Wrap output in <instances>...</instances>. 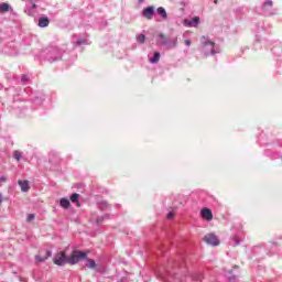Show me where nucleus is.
Listing matches in <instances>:
<instances>
[{
	"mask_svg": "<svg viewBox=\"0 0 282 282\" xmlns=\"http://www.w3.org/2000/svg\"><path fill=\"white\" fill-rule=\"evenodd\" d=\"M185 28H197L199 25V17H194L191 20H184Z\"/></svg>",
	"mask_w": 282,
	"mask_h": 282,
	"instance_id": "obj_8",
	"label": "nucleus"
},
{
	"mask_svg": "<svg viewBox=\"0 0 282 282\" xmlns=\"http://www.w3.org/2000/svg\"><path fill=\"white\" fill-rule=\"evenodd\" d=\"M0 204H3V194L0 193Z\"/></svg>",
	"mask_w": 282,
	"mask_h": 282,
	"instance_id": "obj_32",
	"label": "nucleus"
},
{
	"mask_svg": "<svg viewBox=\"0 0 282 282\" xmlns=\"http://www.w3.org/2000/svg\"><path fill=\"white\" fill-rule=\"evenodd\" d=\"M234 278H229V281H231Z\"/></svg>",
	"mask_w": 282,
	"mask_h": 282,
	"instance_id": "obj_40",
	"label": "nucleus"
},
{
	"mask_svg": "<svg viewBox=\"0 0 282 282\" xmlns=\"http://www.w3.org/2000/svg\"><path fill=\"white\" fill-rule=\"evenodd\" d=\"M137 42H139L140 45H144V43L147 42V35L144 34L137 35Z\"/></svg>",
	"mask_w": 282,
	"mask_h": 282,
	"instance_id": "obj_19",
	"label": "nucleus"
},
{
	"mask_svg": "<svg viewBox=\"0 0 282 282\" xmlns=\"http://www.w3.org/2000/svg\"><path fill=\"white\" fill-rule=\"evenodd\" d=\"M87 259V252L80 250H74L70 256H68L69 265H76V263H80V261Z\"/></svg>",
	"mask_w": 282,
	"mask_h": 282,
	"instance_id": "obj_3",
	"label": "nucleus"
},
{
	"mask_svg": "<svg viewBox=\"0 0 282 282\" xmlns=\"http://www.w3.org/2000/svg\"><path fill=\"white\" fill-rule=\"evenodd\" d=\"M59 206H61L62 208H65V209L69 208V206H70L69 199H67V198H61V199H59Z\"/></svg>",
	"mask_w": 282,
	"mask_h": 282,
	"instance_id": "obj_15",
	"label": "nucleus"
},
{
	"mask_svg": "<svg viewBox=\"0 0 282 282\" xmlns=\"http://www.w3.org/2000/svg\"><path fill=\"white\" fill-rule=\"evenodd\" d=\"M13 158L14 160H17V162H21L22 158H23V152L15 150L13 151Z\"/></svg>",
	"mask_w": 282,
	"mask_h": 282,
	"instance_id": "obj_16",
	"label": "nucleus"
},
{
	"mask_svg": "<svg viewBox=\"0 0 282 282\" xmlns=\"http://www.w3.org/2000/svg\"><path fill=\"white\" fill-rule=\"evenodd\" d=\"M278 254H279V257H282V250L281 249H279Z\"/></svg>",
	"mask_w": 282,
	"mask_h": 282,
	"instance_id": "obj_35",
	"label": "nucleus"
},
{
	"mask_svg": "<svg viewBox=\"0 0 282 282\" xmlns=\"http://www.w3.org/2000/svg\"><path fill=\"white\" fill-rule=\"evenodd\" d=\"M160 56H161L160 52H154L153 57L150 58V63L152 65H155V64L160 63Z\"/></svg>",
	"mask_w": 282,
	"mask_h": 282,
	"instance_id": "obj_14",
	"label": "nucleus"
},
{
	"mask_svg": "<svg viewBox=\"0 0 282 282\" xmlns=\"http://www.w3.org/2000/svg\"><path fill=\"white\" fill-rule=\"evenodd\" d=\"M202 39H203V41H206V36H203Z\"/></svg>",
	"mask_w": 282,
	"mask_h": 282,
	"instance_id": "obj_37",
	"label": "nucleus"
},
{
	"mask_svg": "<svg viewBox=\"0 0 282 282\" xmlns=\"http://www.w3.org/2000/svg\"><path fill=\"white\" fill-rule=\"evenodd\" d=\"M173 217H175V215L173 213L167 214V219H173Z\"/></svg>",
	"mask_w": 282,
	"mask_h": 282,
	"instance_id": "obj_29",
	"label": "nucleus"
},
{
	"mask_svg": "<svg viewBox=\"0 0 282 282\" xmlns=\"http://www.w3.org/2000/svg\"><path fill=\"white\" fill-rule=\"evenodd\" d=\"M272 6H273L272 0H265L262 8L263 10H265V8H272Z\"/></svg>",
	"mask_w": 282,
	"mask_h": 282,
	"instance_id": "obj_22",
	"label": "nucleus"
},
{
	"mask_svg": "<svg viewBox=\"0 0 282 282\" xmlns=\"http://www.w3.org/2000/svg\"><path fill=\"white\" fill-rule=\"evenodd\" d=\"M0 182H8V177H6V175H1L0 176Z\"/></svg>",
	"mask_w": 282,
	"mask_h": 282,
	"instance_id": "obj_26",
	"label": "nucleus"
},
{
	"mask_svg": "<svg viewBox=\"0 0 282 282\" xmlns=\"http://www.w3.org/2000/svg\"><path fill=\"white\" fill-rule=\"evenodd\" d=\"M156 12H158V14H160V17H162V19L164 21H166V19H169V14L166 13V9H164L163 7H159L156 9Z\"/></svg>",
	"mask_w": 282,
	"mask_h": 282,
	"instance_id": "obj_13",
	"label": "nucleus"
},
{
	"mask_svg": "<svg viewBox=\"0 0 282 282\" xmlns=\"http://www.w3.org/2000/svg\"><path fill=\"white\" fill-rule=\"evenodd\" d=\"M19 186L21 187L22 193H28L30 191V182L19 181Z\"/></svg>",
	"mask_w": 282,
	"mask_h": 282,
	"instance_id": "obj_12",
	"label": "nucleus"
},
{
	"mask_svg": "<svg viewBox=\"0 0 282 282\" xmlns=\"http://www.w3.org/2000/svg\"><path fill=\"white\" fill-rule=\"evenodd\" d=\"M96 260L94 259H88L87 260V264H86V268H89L90 270H96Z\"/></svg>",
	"mask_w": 282,
	"mask_h": 282,
	"instance_id": "obj_17",
	"label": "nucleus"
},
{
	"mask_svg": "<svg viewBox=\"0 0 282 282\" xmlns=\"http://www.w3.org/2000/svg\"><path fill=\"white\" fill-rule=\"evenodd\" d=\"M203 240L205 241V243H207V246H213V247L219 246L220 243L219 238L215 234L205 235Z\"/></svg>",
	"mask_w": 282,
	"mask_h": 282,
	"instance_id": "obj_5",
	"label": "nucleus"
},
{
	"mask_svg": "<svg viewBox=\"0 0 282 282\" xmlns=\"http://www.w3.org/2000/svg\"><path fill=\"white\" fill-rule=\"evenodd\" d=\"M142 14L144 19H148V21H151L153 19V14H155V8L154 7H148L143 9Z\"/></svg>",
	"mask_w": 282,
	"mask_h": 282,
	"instance_id": "obj_7",
	"label": "nucleus"
},
{
	"mask_svg": "<svg viewBox=\"0 0 282 282\" xmlns=\"http://www.w3.org/2000/svg\"><path fill=\"white\" fill-rule=\"evenodd\" d=\"M107 217H109L108 215L104 216L102 218L97 219L98 224H100V221H102V219H107Z\"/></svg>",
	"mask_w": 282,
	"mask_h": 282,
	"instance_id": "obj_31",
	"label": "nucleus"
},
{
	"mask_svg": "<svg viewBox=\"0 0 282 282\" xmlns=\"http://www.w3.org/2000/svg\"><path fill=\"white\" fill-rule=\"evenodd\" d=\"M202 48L204 56H215V54H219L221 52L219 47L215 45V42L208 40H205L202 43Z\"/></svg>",
	"mask_w": 282,
	"mask_h": 282,
	"instance_id": "obj_2",
	"label": "nucleus"
},
{
	"mask_svg": "<svg viewBox=\"0 0 282 282\" xmlns=\"http://www.w3.org/2000/svg\"><path fill=\"white\" fill-rule=\"evenodd\" d=\"M214 3H217V0H214Z\"/></svg>",
	"mask_w": 282,
	"mask_h": 282,
	"instance_id": "obj_39",
	"label": "nucleus"
},
{
	"mask_svg": "<svg viewBox=\"0 0 282 282\" xmlns=\"http://www.w3.org/2000/svg\"><path fill=\"white\" fill-rule=\"evenodd\" d=\"M53 263H55V265L58 267H63L66 263H69V257H67V254L65 253V251H61L59 253H57L55 256V258L53 259Z\"/></svg>",
	"mask_w": 282,
	"mask_h": 282,
	"instance_id": "obj_4",
	"label": "nucleus"
},
{
	"mask_svg": "<svg viewBox=\"0 0 282 282\" xmlns=\"http://www.w3.org/2000/svg\"><path fill=\"white\" fill-rule=\"evenodd\" d=\"M21 80L22 83H28L30 80V77H28V75H22Z\"/></svg>",
	"mask_w": 282,
	"mask_h": 282,
	"instance_id": "obj_24",
	"label": "nucleus"
},
{
	"mask_svg": "<svg viewBox=\"0 0 282 282\" xmlns=\"http://www.w3.org/2000/svg\"><path fill=\"white\" fill-rule=\"evenodd\" d=\"M99 208L100 210H107V208H109V204H107V202H101L99 204Z\"/></svg>",
	"mask_w": 282,
	"mask_h": 282,
	"instance_id": "obj_23",
	"label": "nucleus"
},
{
	"mask_svg": "<svg viewBox=\"0 0 282 282\" xmlns=\"http://www.w3.org/2000/svg\"><path fill=\"white\" fill-rule=\"evenodd\" d=\"M45 59L48 61V63H56L57 61H62L63 50H61L58 46L48 48L45 54Z\"/></svg>",
	"mask_w": 282,
	"mask_h": 282,
	"instance_id": "obj_1",
	"label": "nucleus"
},
{
	"mask_svg": "<svg viewBox=\"0 0 282 282\" xmlns=\"http://www.w3.org/2000/svg\"><path fill=\"white\" fill-rule=\"evenodd\" d=\"M159 39H161V45H164L165 47H177V37H175L173 41L167 40L164 34H159Z\"/></svg>",
	"mask_w": 282,
	"mask_h": 282,
	"instance_id": "obj_6",
	"label": "nucleus"
},
{
	"mask_svg": "<svg viewBox=\"0 0 282 282\" xmlns=\"http://www.w3.org/2000/svg\"><path fill=\"white\" fill-rule=\"evenodd\" d=\"M240 243H241V240H239V239L234 240V246H239Z\"/></svg>",
	"mask_w": 282,
	"mask_h": 282,
	"instance_id": "obj_28",
	"label": "nucleus"
},
{
	"mask_svg": "<svg viewBox=\"0 0 282 282\" xmlns=\"http://www.w3.org/2000/svg\"><path fill=\"white\" fill-rule=\"evenodd\" d=\"M50 257H52V251L46 250V257L37 254V256H35V261H36V263H45V261L48 260Z\"/></svg>",
	"mask_w": 282,
	"mask_h": 282,
	"instance_id": "obj_10",
	"label": "nucleus"
},
{
	"mask_svg": "<svg viewBox=\"0 0 282 282\" xmlns=\"http://www.w3.org/2000/svg\"><path fill=\"white\" fill-rule=\"evenodd\" d=\"M31 8L34 10L36 8V3L31 2Z\"/></svg>",
	"mask_w": 282,
	"mask_h": 282,
	"instance_id": "obj_33",
	"label": "nucleus"
},
{
	"mask_svg": "<svg viewBox=\"0 0 282 282\" xmlns=\"http://www.w3.org/2000/svg\"><path fill=\"white\" fill-rule=\"evenodd\" d=\"M202 217L203 219H206V221H213V210H210L209 208H203Z\"/></svg>",
	"mask_w": 282,
	"mask_h": 282,
	"instance_id": "obj_9",
	"label": "nucleus"
},
{
	"mask_svg": "<svg viewBox=\"0 0 282 282\" xmlns=\"http://www.w3.org/2000/svg\"><path fill=\"white\" fill-rule=\"evenodd\" d=\"M260 250H261V248H259V247L254 248V252H260Z\"/></svg>",
	"mask_w": 282,
	"mask_h": 282,
	"instance_id": "obj_34",
	"label": "nucleus"
},
{
	"mask_svg": "<svg viewBox=\"0 0 282 282\" xmlns=\"http://www.w3.org/2000/svg\"><path fill=\"white\" fill-rule=\"evenodd\" d=\"M80 197V194H78V193H74V194H72V196H70V202L73 203V204H77V206H80V204H78V198Z\"/></svg>",
	"mask_w": 282,
	"mask_h": 282,
	"instance_id": "obj_18",
	"label": "nucleus"
},
{
	"mask_svg": "<svg viewBox=\"0 0 282 282\" xmlns=\"http://www.w3.org/2000/svg\"><path fill=\"white\" fill-rule=\"evenodd\" d=\"M10 10V4L3 2L0 4V12H8Z\"/></svg>",
	"mask_w": 282,
	"mask_h": 282,
	"instance_id": "obj_20",
	"label": "nucleus"
},
{
	"mask_svg": "<svg viewBox=\"0 0 282 282\" xmlns=\"http://www.w3.org/2000/svg\"><path fill=\"white\" fill-rule=\"evenodd\" d=\"M34 217H35L34 214H30V215L28 216V221H32V219H34Z\"/></svg>",
	"mask_w": 282,
	"mask_h": 282,
	"instance_id": "obj_27",
	"label": "nucleus"
},
{
	"mask_svg": "<svg viewBox=\"0 0 282 282\" xmlns=\"http://www.w3.org/2000/svg\"><path fill=\"white\" fill-rule=\"evenodd\" d=\"M176 279H178L180 281H184L185 278H178V276L176 275Z\"/></svg>",
	"mask_w": 282,
	"mask_h": 282,
	"instance_id": "obj_36",
	"label": "nucleus"
},
{
	"mask_svg": "<svg viewBox=\"0 0 282 282\" xmlns=\"http://www.w3.org/2000/svg\"><path fill=\"white\" fill-rule=\"evenodd\" d=\"M86 44H87V41H85L83 39H79L76 42H74L75 47H80V45H86Z\"/></svg>",
	"mask_w": 282,
	"mask_h": 282,
	"instance_id": "obj_21",
	"label": "nucleus"
},
{
	"mask_svg": "<svg viewBox=\"0 0 282 282\" xmlns=\"http://www.w3.org/2000/svg\"><path fill=\"white\" fill-rule=\"evenodd\" d=\"M271 248H274L275 250H279V245L276 242H272Z\"/></svg>",
	"mask_w": 282,
	"mask_h": 282,
	"instance_id": "obj_25",
	"label": "nucleus"
},
{
	"mask_svg": "<svg viewBox=\"0 0 282 282\" xmlns=\"http://www.w3.org/2000/svg\"><path fill=\"white\" fill-rule=\"evenodd\" d=\"M0 89H3V85L0 84Z\"/></svg>",
	"mask_w": 282,
	"mask_h": 282,
	"instance_id": "obj_38",
	"label": "nucleus"
},
{
	"mask_svg": "<svg viewBox=\"0 0 282 282\" xmlns=\"http://www.w3.org/2000/svg\"><path fill=\"white\" fill-rule=\"evenodd\" d=\"M37 25L40 26V28H47L48 25H50V18H47V17H41V18H39V20H37Z\"/></svg>",
	"mask_w": 282,
	"mask_h": 282,
	"instance_id": "obj_11",
	"label": "nucleus"
},
{
	"mask_svg": "<svg viewBox=\"0 0 282 282\" xmlns=\"http://www.w3.org/2000/svg\"><path fill=\"white\" fill-rule=\"evenodd\" d=\"M185 45H186L187 47H191V40H185Z\"/></svg>",
	"mask_w": 282,
	"mask_h": 282,
	"instance_id": "obj_30",
	"label": "nucleus"
}]
</instances>
